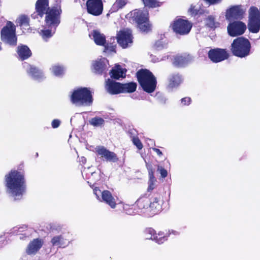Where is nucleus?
<instances>
[{
	"label": "nucleus",
	"mask_w": 260,
	"mask_h": 260,
	"mask_svg": "<svg viewBox=\"0 0 260 260\" xmlns=\"http://www.w3.org/2000/svg\"><path fill=\"white\" fill-rule=\"evenodd\" d=\"M37 12L41 17L46 14L45 24L46 27L43 26L39 28L38 32L42 36L43 39L47 41L51 37L55 32L56 27L59 24V15L61 12L60 7H56L51 9L48 7V0H38L36 5Z\"/></svg>",
	"instance_id": "obj_1"
},
{
	"label": "nucleus",
	"mask_w": 260,
	"mask_h": 260,
	"mask_svg": "<svg viewBox=\"0 0 260 260\" xmlns=\"http://www.w3.org/2000/svg\"><path fill=\"white\" fill-rule=\"evenodd\" d=\"M7 193L15 200H20L25 192L24 173L22 170H12L5 175Z\"/></svg>",
	"instance_id": "obj_2"
},
{
	"label": "nucleus",
	"mask_w": 260,
	"mask_h": 260,
	"mask_svg": "<svg viewBox=\"0 0 260 260\" xmlns=\"http://www.w3.org/2000/svg\"><path fill=\"white\" fill-rule=\"evenodd\" d=\"M157 198H153L151 200L147 197L140 198L137 201L138 207V213H147L153 215L159 212L161 209V205L158 202Z\"/></svg>",
	"instance_id": "obj_3"
},
{
	"label": "nucleus",
	"mask_w": 260,
	"mask_h": 260,
	"mask_svg": "<svg viewBox=\"0 0 260 260\" xmlns=\"http://www.w3.org/2000/svg\"><path fill=\"white\" fill-rule=\"evenodd\" d=\"M137 76L140 84L144 91L151 93L155 90L156 80L150 71L147 70H141L137 72Z\"/></svg>",
	"instance_id": "obj_4"
},
{
	"label": "nucleus",
	"mask_w": 260,
	"mask_h": 260,
	"mask_svg": "<svg viewBox=\"0 0 260 260\" xmlns=\"http://www.w3.org/2000/svg\"><path fill=\"white\" fill-rule=\"evenodd\" d=\"M129 15L137 22L138 27L142 31L148 32L151 30V25L148 21V12L146 9H136L132 11Z\"/></svg>",
	"instance_id": "obj_5"
},
{
	"label": "nucleus",
	"mask_w": 260,
	"mask_h": 260,
	"mask_svg": "<svg viewBox=\"0 0 260 260\" xmlns=\"http://www.w3.org/2000/svg\"><path fill=\"white\" fill-rule=\"evenodd\" d=\"M250 48L249 41L243 37L235 39L231 45V51L233 54L241 58L248 56L250 53Z\"/></svg>",
	"instance_id": "obj_6"
},
{
	"label": "nucleus",
	"mask_w": 260,
	"mask_h": 260,
	"mask_svg": "<svg viewBox=\"0 0 260 260\" xmlns=\"http://www.w3.org/2000/svg\"><path fill=\"white\" fill-rule=\"evenodd\" d=\"M71 100L77 106L89 105L92 102L91 92L86 88L75 89L71 95Z\"/></svg>",
	"instance_id": "obj_7"
},
{
	"label": "nucleus",
	"mask_w": 260,
	"mask_h": 260,
	"mask_svg": "<svg viewBox=\"0 0 260 260\" xmlns=\"http://www.w3.org/2000/svg\"><path fill=\"white\" fill-rule=\"evenodd\" d=\"M1 40L5 44L15 46L17 45V38L16 35L15 25L9 21L2 28L1 32Z\"/></svg>",
	"instance_id": "obj_8"
},
{
	"label": "nucleus",
	"mask_w": 260,
	"mask_h": 260,
	"mask_svg": "<svg viewBox=\"0 0 260 260\" xmlns=\"http://www.w3.org/2000/svg\"><path fill=\"white\" fill-rule=\"evenodd\" d=\"M93 193L96 199L101 202L108 205L111 208H115L116 206V200L109 190L101 191L98 188L93 189Z\"/></svg>",
	"instance_id": "obj_9"
},
{
	"label": "nucleus",
	"mask_w": 260,
	"mask_h": 260,
	"mask_svg": "<svg viewBox=\"0 0 260 260\" xmlns=\"http://www.w3.org/2000/svg\"><path fill=\"white\" fill-rule=\"evenodd\" d=\"M172 27L176 33L184 35L189 33L192 27V25L186 20L178 19L174 21Z\"/></svg>",
	"instance_id": "obj_10"
},
{
	"label": "nucleus",
	"mask_w": 260,
	"mask_h": 260,
	"mask_svg": "<svg viewBox=\"0 0 260 260\" xmlns=\"http://www.w3.org/2000/svg\"><path fill=\"white\" fill-rule=\"evenodd\" d=\"M246 10V8L241 5L232 6L226 11V19L229 21L233 19H241L245 14Z\"/></svg>",
	"instance_id": "obj_11"
},
{
	"label": "nucleus",
	"mask_w": 260,
	"mask_h": 260,
	"mask_svg": "<svg viewBox=\"0 0 260 260\" xmlns=\"http://www.w3.org/2000/svg\"><path fill=\"white\" fill-rule=\"evenodd\" d=\"M87 12L93 16L101 15L103 11V3L102 0H88L86 3Z\"/></svg>",
	"instance_id": "obj_12"
},
{
	"label": "nucleus",
	"mask_w": 260,
	"mask_h": 260,
	"mask_svg": "<svg viewBox=\"0 0 260 260\" xmlns=\"http://www.w3.org/2000/svg\"><path fill=\"white\" fill-rule=\"evenodd\" d=\"M118 44L123 48H126L132 43V31L129 29H123L117 34Z\"/></svg>",
	"instance_id": "obj_13"
},
{
	"label": "nucleus",
	"mask_w": 260,
	"mask_h": 260,
	"mask_svg": "<svg viewBox=\"0 0 260 260\" xmlns=\"http://www.w3.org/2000/svg\"><path fill=\"white\" fill-rule=\"evenodd\" d=\"M246 29V25L241 21H234L230 23L227 27L228 34L232 37L242 35Z\"/></svg>",
	"instance_id": "obj_14"
},
{
	"label": "nucleus",
	"mask_w": 260,
	"mask_h": 260,
	"mask_svg": "<svg viewBox=\"0 0 260 260\" xmlns=\"http://www.w3.org/2000/svg\"><path fill=\"white\" fill-rule=\"evenodd\" d=\"M208 56L213 62H218L226 59L228 54L224 49H216L210 50L208 53Z\"/></svg>",
	"instance_id": "obj_15"
},
{
	"label": "nucleus",
	"mask_w": 260,
	"mask_h": 260,
	"mask_svg": "<svg viewBox=\"0 0 260 260\" xmlns=\"http://www.w3.org/2000/svg\"><path fill=\"white\" fill-rule=\"evenodd\" d=\"M95 151L99 155L104 157L107 160L115 162L118 160L114 153L109 151L103 146H98L95 148Z\"/></svg>",
	"instance_id": "obj_16"
},
{
	"label": "nucleus",
	"mask_w": 260,
	"mask_h": 260,
	"mask_svg": "<svg viewBox=\"0 0 260 260\" xmlns=\"http://www.w3.org/2000/svg\"><path fill=\"white\" fill-rule=\"evenodd\" d=\"M108 64V60L106 58H101L92 62V70L97 74H102L107 69Z\"/></svg>",
	"instance_id": "obj_17"
},
{
	"label": "nucleus",
	"mask_w": 260,
	"mask_h": 260,
	"mask_svg": "<svg viewBox=\"0 0 260 260\" xmlns=\"http://www.w3.org/2000/svg\"><path fill=\"white\" fill-rule=\"evenodd\" d=\"M23 67L25 69L29 76L36 80H41L44 77L43 72L34 66L26 62L24 63Z\"/></svg>",
	"instance_id": "obj_18"
},
{
	"label": "nucleus",
	"mask_w": 260,
	"mask_h": 260,
	"mask_svg": "<svg viewBox=\"0 0 260 260\" xmlns=\"http://www.w3.org/2000/svg\"><path fill=\"white\" fill-rule=\"evenodd\" d=\"M44 241L42 239L37 238L32 240L28 245L26 252L28 254H35L42 247Z\"/></svg>",
	"instance_id": "obj_19"
},
{
	"label": "nucleus",
	"mask_w": 260,
	"mask_h": 260,
	"mask_svg": "<svg viewBox=\"0 0 260 260\" xmlns=\"http://www.w3.org/2000/svg\"><path fill=\"white\" fill-rule=\"evenodd\" d=\"M105 87L109 93L116 94L120 93L121 84L108 79L106 82Z\"/></svg>",
	"instance_id": "obj_20"
},
{
	"label": "nucleus",
	"mask_w": 260,
	"mask_h": 260,
	"mask_svg": "<svg viewBox=\"0 0 260 260\" xmlns=\"http://www.w3.org/2000/svg\"><path fill=\"white\" fill-rule=\"evenodd\" d=\"M18 57L21 60L27 59L31 56V51L29 47L25 45L20 44L17 47Z\"/></svg>",
	"instance_id": "obj_21"
},
{
	"label": "nucleus",
	"mask_w": 260,
	"mask_h": 260,
	"mask_svg": "<svg viewBox=\"0 0 260 260\" xmlns=\"http://www.w3.org/2000/svg\"><path fill=\"white\" fill-rule=\"evenodd\" d=\"M89 36L98 45L104 46L106 43L105 36L98 30L92 31Z\"/></svg>",
	"instance_id": "obj_22"
},
{
	"label": "nucleus",
	"mask_w": 260,
	"mask_h": 260,
	"mask_svg": "<svg viewBox=\"0 0 260 260\" xmlns=\"http://www.w3.org/2000/svg\"><path fill=\"white\" fill-rule=\"evenodd\" d=\"M126 69L122 68L120 65L116 64L111 70L110 75L111 78L119 79L125 76Z\"/></svg>",
	"instance_id": "obj_23"
},
{
	"label": "nucleus",
	"mask_w": 260,
	"mask_h": 260,
	"mask_svg": "<svg viewBox=\"0 0 260 260\" xmlns=\"http://www.w3.org/2000/svg\"><path fill=\"white\" fill-rule=\"evenodd\" d=\"M168 87L173 89L178 87L182 82V76L178 74H173L169 78Z\"/></svg>",
	"instance_id": "obj_24"
},
{
	"label": "nucleus",
	"mask_w": 260,
	"mask_h": 260,
	"mask_svg": "<svg viewBox=\"0 0 260 260\" xmlns=\"http://www.w3.org/2000/svg\"><path fill=\"white\" fill-rule=\"evenodd\" d=\"M191 57L189 55H176L174 57L173 64L177 67H181L187 63Z\"/></svg>",
	"instance_id": "obj_25"
},
{
	"label": "nucleus",
	"mask_w": 260,
	"mask_h": 260,
	"mask_svg": "<svg viewBox=\"0 0 260 260\" xmlns=\"http://www.w3.org/2000/svg\"><path fill=\"white\" fill-rule=\"evenodd\" d=\"M70 242L69 239H66L62 236L54 237L51 240V243L54 246L65 247Z\"/></svg>",
	"instance_id": "obj_26"
},
{
	"label": "nucleus",
	"mask_w": 260,
	"mask_h": 260,
	"mask_svg": "<svg viewBox=\"0 0 260 260\" xmlns=\"http://www.w3.org/2000/svg\"><path fill=\"white\" fill-rule=\"evenodd\" d=\"M16 22L21 27L23 32H28L29 29V19L28 17L24 15L20 16L17 18Z\"/></svg>",
	"instance_id": "obj_27"
},
{
	"label": "nucleus",
	"mask_w": 260,
	"mask_h": 260,
	"mask_svg": "<svg viewBox=\"0 0 260 260\" xmlns=\"http://www.w3.org/2000/svg\"><path fill=\"white\" fill-rule=\"evenodd\" d=\"M249 20H260V10L254 6L250 7L248 10Z\"/></svg>",
	"instance_id": "obj_28"
},
{
	"label": "nucleus",
	"mask_w": 260,
	"mask_h": 260,
	"mask_svg": "<svg viewBox=\"0 0 260 260\" xmlns=\"http://www.w3.org/2000/svg\"><path fill=\"white\" fill-rule=\"evenodd\" d=\"M137 88V84L134 82L121 84L120 93L133 92Z\"/></svg>",
	"instance_id": "obj_29"
},
{
	"label": "nucleus",
	"mask_w": 260,
	"mask_h": 260,
	"mask_svg": "<svg viewBox=\"0 0 260 260\" xmlns=\"http://www.w3.org/2000/svg\"><path fill=\"white\" fill-rule=\"evenodd\" d=\"M248 28L252 32H258L260 29V20H249Z\"/></svg>",
	"instance_id": "obj_30"
},
{
	"label": "nucleus",
	"mask_w": 260,
	"mask_h": 260,
	"mask_svg": "<svg viewBox=\"0 0 260 260\" xmlns=\"http://www.w3.org/2000/svg\"><path fill=\"white\" fill-rule=\"evenodd\" d=\"M149 180L148 182L149 186L148 188V190L149 191L152 190L154 188L155 183L156 182V179L154 176V172L153 170L151 169H149Z\"/></svg>",
	"instance_id": "obj_31"
},
{
	"label": "nucleus",
	"mask_w": 260,
	"mask_h": 260,
	"mask_svg": "<svg viewBox=\"0 0 260 260\" xmlns=\"http://www.w3.org/2000/svg\"><path fill=\"white\" fill-rule=\"evenodd\" d=\"M104 120L100 117H95L90 119L89 121V123L95 127L101 126L104 124Z\"/></svg>",
	"instance_id": "obj_32"
},
{
	"label": "nucleus",
	"mask_w": 260,
	"mask_h": 260,
	"mask_svg": "<svg viewBox=\"0 0 260 260\" xmlns=\"http://www.w3.org/2000/svg\"><path fill=\"white\" fill-rule=\"evenodd\" d=\"M53 75L56 76H59L62 75L64 73V68L59 65H54L50 69Z\"/></svg>",
	"instance_id": "obj_33"
},
{
	"label": "nucleus",
	"mask_w": 260,
	"mask_h": 260,
	"mask_svg": "<svg viewBox=\"0 0 260 260\" xmlns=\"http://www.w3.org/2000/svg\"><path fill=\"white\" fill-rule=\"evenodd\" d=\"M156 233L152 229H148L145 231V237L147 239H151L154 240L155 239Z\"/></svg>",
	"instance_id": "obj_34"
},
{
	"label": "nucleus",
	"mask_w": 260,
	"mask_h": 260,
	"mask_svg": "<svg viewBox=\"0 0 260 260\" xmlns=\"http://www.w3.org/2000/svg\"><path fill=\"white\" fill-rule=\"evenodd\" d=\"M125 4V0H116L113 5L112 9L114 11H117L118 9L122 8Z\"/></svg>",
	"instance_id": "obj_35"
},
{
	"label": "nucleus",
	"mask_w": 260,
	"mask_h": 260,
	"mask_svg": "<svg viewBox=\"0 0 260 260\" xmlns=\"http://www.w3.org/2000/svg\"><path fill=\"white\" fill-rule=\"evenodd\" d=\"M144 5L148 7H156L159 6L157 0H143Z\"/></svg>",
	"instance_id": "obj_36"
},
{
	"label": "nucleus",
	"mask_w": 260,
	"mask_h": 260,
	"mask_svg": "<svg viewBox=\"0 0 260 260\" xmlns=\"http://www.w3.org/2000/svg\"><path fill=\"white\" fill-rule=\"evenodd\" d=\"M155 238L154 240L159 244L162 243L167 240V237L162 232H159L158 234H156Z\"/></svg>",
	"instance_id": "obj_37"
},
{
	"label": "nucleus",
	"mask_w": 260,
	"mask_h": 260,
	"mask_svg": "<svg viewBox=\"0 0 260 260\" xmlns=\"http://www.w3.org/2000/svg\"><path fill=\"white\" fill-rule=\"evenodd\" d=\"M206 24L210 27L213 28L218 26V24L214 21V18L212 16H208L206 19Z\"/></svg>",
	"instance_id": "obj_38"
},
{
	"label": "nucleus",
	"mask_w": 260,
	"mask_h": 260,
	"mask_svg": "<svg viewBox=\"0 0 260 260\" xmlns=\"http://www.w3.org/2000/svg\"><path fill=\"white\" fill-rule=\"evenodd\" d=\"M105 47L104 51L106 52H116V45H113V43H106L104 46Z\"/></svg>",
	"instance_id": "obj_39"
},
{
	"label": "nucleus",
	"mask_w": 260,
	"mask_h": 260,
	"mask_svg": "<svg viewBox=\"0 0 260 260\" xmlns=\"http://www.w3.org/2000/svg\"><path fill=\"white\" fill-rule=\"evenodd\" d=\"M189 12L192 15H196L198 14H201L202 13V10L199 9V7L194 6H191Z\"/></svg>",
	"instance_id": "obj_40"
},
{
	"label": "nucleus",
	"mask_w": 260,
	"mask_h": 260,
	"mask_svg": "<svg viewBox=\"0 0 260 260\" xmlns=\"http://www.w3.org/2000/svg\"><path fill=\"white\" fill-rule=\"evenodd\" d=\"M133 144L137 147L138 149L141 150L143 148V144L141 142L138 138L134 137L133 138Z\"/></svg>",
	"instance_id": "obj_41"
},
{
	"label": "nucleus",
	"mask_w": 260,
	"mask_h": 260,
	"mask_svg": "<svg viewBox=\"0 0 260 260\" xmlns=\"http://www.w3.org/2000/svg\"><path fill=\"white\" fill-rule=\"evenodd\" d=\"M158 170L159 171L161 176L162 178H165L167 176L168 172L166 170H165L164 168H163L161 167L158 166Z\"/></svg>",
	"instance_id": "obj_42"
},
{
	"label": "nucleus",
	"mask_w": 260,
	"mask_h": 260,
	"mask_svg": "<svg viewBox=\"0 0 260 260\" xmlns=\"http://www.w3.org/2000/svg\"><path fill=\"white\" fill-rule=\"evenodd\" d=\"M191 102V99L190 98L186 97L181 99V103L183 106L188 105Z\"/></svg>",
	"instance_id": "obj_43"
},
{
	"label": "nucleus",
	"mask_w": 260,
	"mask_h": 260,
	"mask_svg": "<svg viewBox=\"0 0 260 260\" xmlns=\"http://www.w3.org/2000/svg\"><path fill=\"white\" fill-rule=\"evenodd\" d=\"M60 123V121L58 119H54L51 123L52 127L54 128L58 127Z\"/></svg>",
	"instance_id": "obj_44"
},
{
	"label": "nucleus",
	"mask_w": 260,
	"mask_h": 260,
	"mask_svg": "<svg viewBox=\"0 0 260 260\" xmlns=\"http://www.w3.org/2000/svg\"><path fill=\"white\" fill-rule=\"evenodd\" d=\"M209 4H215L220 3L221 0H205Z\"/></svg>",
	"instance_id": "obj_45"
},
{
	"label": "nucleus",
	"mask_w": 260,
	"mask_h": 260,
	"mask_svg": "<svg viewBox=\"0 0 260 260\" xmlns=\"http://www.w3.org/2000/svg\"><path fill=\"white\" fill-rule=\"evenodd\" d=\"M153 150L159 156L162 154L161 151L157 148H154Z\"/></svg>",
	"instance_id": "obj_46"
},
{
	"label": "nucleus",
	"mask_w": 260,
	"mask_h": 260,
	"mask_svg": "<svg viewBox=\"0 0 260 260\" xmlns=\"http://www.w3.org/2000/svg\"><path fill=\"white\" fill-rule=\"evenodd\" d=\"M86 158L84 157H82L80 159V161H81L83 164H85L86 162Z\"/></svg>",
	"instance_id": "obj_47"
},
{
	"label": "nucleus",
	"mask_w": 260,
	"mask_h": 260,
	"mask_svg": "<svg viewBox=\"0 0 260 260\" xmlns=\"http://www.w3.org/2000/svg\"><path fill=\"white\" fill-rule=\"evenodd\" d=\"M96 174L97 173H96L95 172H92L91 173V176L94 177V176H95Z\"/></svg>",
	"instance_id": "obj_48"
},
{
	"label": "nucleus",
	"mask_w": 260,
	"mask_h": 260,
	"mask_svg": "<svg viewBox=\"0 0 260 260\" xmlns=\"http://www.w3.org/2000/svg\"><path fill=\"white\" fill-rule=\"evenodd\" d=\"M2 43L1 42H0V51L2 50Z\"/></svg>",
	"instance_id": "obj_49"
},
{
	"label": "nucleus",
	"mask_w": 260,
	"mask_h": 260,
	"mask_svg": "<svg viewBox=\"0 0 260 260\" xmlns=\"http://www.w3.org/2000/svg\"><path fill=\"white\" fill-rule=\"evenodd\" d=\"M172 233H173V234H177V232H176L174 231H172Z\"/></svg>",
	"instance_id": "obj_50"
},
{
	"label": "nucleus",
	"mask_w": 260,
	"mask_h": 260,
	"mask_svg": "<svg viewBox=\"0 0 260 260\" xmlns=\"http://www.w3.org/2000/svg\"><path fill=\"white\" fill-rule=\"evenodd\" d=\"M127 214H132V213H131V212L127 211Z\"/></svg>",
	"instance_id": "obj_51"
},
{
	"label": "nucleus",
	"mask_w": 260,
	"mask_h": 260,
	"mask_svg": "<svg viewBox=\"0 0 260 260\" xmlns=\"http://www.w3.org/2000/svg\"><path fill=\"white\" fill-rule=\"evenodd\" d=\"M112 40H113V42H114L115 39H111V41H112Z\"/></svg>",
	"instance_id": "obj_52"
},
{
	"label": "nucleus",
	"mask_w": 260,
	"mask_h": 260,
	"mask_svg": "<svg viewBox=\"0 0 260 260\" xmlns=\"http://www.w3.org/2000/svg\"><path fill=\"white\" fill-rule=\"evenodd\" d=\"M125 208H126V207H125V206H124V207H123V208H124V209H125Z\"/></svg>",
	"instance_id": "obj_53"
},
{
	"label": "nucleus",
	"mask_w": 260,
	"mask_h": 260,
	"mask_svg": "<svg viewBox=\"0 0 260 260\" xmlns=\"http://www.w3.org/2000/svg\"><path fill=\"white\" fill-rule=\"evenodd\" d=\"M58 1H59V2L60 1V0H58Z\"/></svg>",
	"instance_id": "obj_54"
}]
</instances>
